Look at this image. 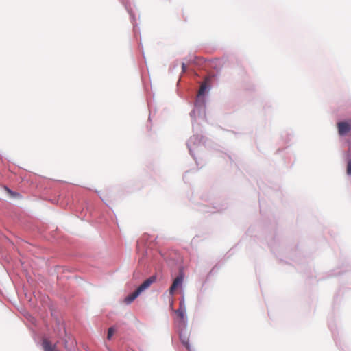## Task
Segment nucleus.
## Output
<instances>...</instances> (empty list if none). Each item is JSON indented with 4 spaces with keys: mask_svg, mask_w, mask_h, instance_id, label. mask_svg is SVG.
Listing matches in <instances>:
<instances>
[{
    "mask_svg": "<svg viewBox=\"0 0 351 351\" xmlns=\"http://www.w3.org/2000/svg\"><path fill=\"white\" fill-rule=\"evenodd\" d=\"M338 132L340 136L347 134L351 130V125L346 121L339 122L337 123Z\"/></svg>",
    "mask_w": 351,
    "mask_h": 351,
    "instance_id": "nucleus-2",
    "label": "nucleus"
},
{
    "mask_svg": "<svg viewBox=\"0 0 351 351\" xmlns=\"http://www.w3.org/2000/svg\"><path fill=\"white\" fill-rule=\"evenodd\" d=\"M210 77H207L205 78V80L201 84L200 88L198 91V97L203 96L208 88V83L210 82Z\"/></svg>",
    "mask_w": 351,
    "mask_h": 351,
    "instance_id": "nucleus-5",
    "label": "nucleus"
},
{
    "mask_svg": "<svg viewBox=\"0 0 351 351\" xmlns=\"http://www.w3.org/2000/svg\"><path fill=\"white\" fill-rule=\"evenodd\" d=\"M182 72H185L186 71V66L185 63L182 64Z\"/></svg>",
    "mask_w": 351,
    "mask_h": 351,
    "instance_id": "nucleus-9",
    "label": "nucleus"
},
{
    "mask_svg": "<svg viewBox=\"0 0 351 351\" xmlns=\"http://www.w3.org/2000/svg\"><path fill=\"white\" fill-rule=\"evenodd\" d=\"M5 190L8 191V193H9L11 195H14V193L8 189V188H5Z\"/></svg>",
    "mask_w": 351,
    "mask_h": 351,
    "instance_id": "nucleus-10",
    "label": "nucleus"
},
{
    "mask_svg": "<svg viewBox=\"0 0 351 351\" xmlns=\"http://www.w3.org/2000/svg\"><path fill=\"white\" fill-rule=\"evenodd\" d=\"M347 173L351 175V159L348 160L347 165Z\"/></svg>",
    "mask_w": 351,
    "mask_h": 351,
    "instance_id": "nucleus-8",
    "label": "nucleus"
},
{
    "mask_svg": "<svg viewBox=\"0 0 351 351\" xmlns=\"http://www.w3.org/2000/svg\"><path fill=\"white\" fill-rule=\"evenodd\" d=\"M182 304L180 302V308L178 309H177L175 312L177 314L178 317L180 318V319L181 321H184V317H185V312H184V310L182 308Z\"/></svg>",
    "mask_w": 351,
    "mask_h": 351,
    "instance_id": "nucleus-6",
    "label": "nucleus"
},
{
    "mask_svg": "<svg viewBox=\"0 0 351 351\" xmlns=\"http://www.w3.org/2000/svg\"><path fill=\"white\" fill-rule=\"evenodd\" d=\"M114 333V330L113 328H110L108 330V335H107V338L108 339H111V337L113 335V334Z\"/></svg>",
    "mask_w": 351,
    "mask_h": 351,
    "instance_id": "nucleus-7",
    "label": "nucleus"
},
{
    "mask_svg": "<svg viewBox=\"0 0 351 351\" xmlns=\"http://www.w3.org/2000/svg\"><path fill=\"white\" fill-rule=\"evenodd\" d=\"M183 279H184V276H183L182 274H180L178 276H177L174 279L171 286L169 288V293H170V295H174L175 291L178 288L181 287V285L182 284V282H183Z\"/></svg>",
    "mask_w": 351,
    "mask_h": 351,
    "instance_id": "nucleus-3",
    "label": "nucleus"
},
{
    "mask_svg": "<svg viewBox=\"0 0 351 351\" xmlns=\"http://www.w3.org/2000/svg\"><path fill=\"white\" fill-rule=\"evenodd\" d=\"M156 280V277L155 276H152L145 280L132 293L130 294L125 298V303L128 304L133 302L142 291L149 287L152 284L155 282Z\"/></svg>",
    "mask_w": 351,
    "mask_h": 351,
    "instance_id": "nucleus-1",
    "label": "nucleus"
},
{
    "mask_svg": "<svg viewBox=\"0 0 351 351\" xmlns=\"http://www.w3.org/2000/svg\"><path fill=\"white\" fill-rule=\"evenodd\" d=\"M180 340L182 343V344L185 346V348L191 351V345L189 343V337L186 333V332H183L180 334Z\"/></svg>",
    "mask_w": 351,
    "mask_h": 351,
    "instance_id": "nucleus-4",
    "label": "nucleus"
}]
</instances>
